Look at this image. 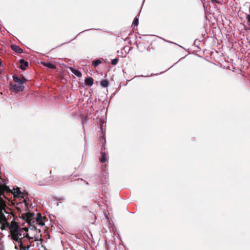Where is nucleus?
I'll return each instance as SVG.
<instances>
[{
  "label": "nucleus",
  "mask_w": 250,
  "mask_h": 250,
  "mask_svg": "<svg viewBox=\"0 0 250 250\" xmlns=\"http://www.w3.org/2000/svg\"><path fill=\"white\" fill-rule=\"evenodd\" d=\"M12 89L15 92H18L22 91L24 88L23 84H20L19 85L16 84L12 85Z\"/></svg>",
  "instance_id": "f257e3e1"
},
{
  "label": "nucleus",
  "mask_w": 250,
  "mask_h": 250,
  "mask_svg": "<svg viewBox=\"0 0 250 250\" xmlns=\"http://www.w3.org/2000/svg\"><path fill=\"white\" fill-rule=\"evenodd\" d=\"M69 69H70V70L71 71V72L73 74H74L75 75L77 76V77H82V73L81 72L77 70V69H75L74 68H73V67H69Z\"/></svg>",
  "instance_id": "f03ea898"
},
{
  "label": "nucleus",
  "mask_w": 250,
  "mask_h": 250,
  "mask_svg": "<svg viewBox=\"0 0 250 250\" xmlns=\"http://www.w3.org/2000/svg\"><path fill=\"white\" fill-rule=\"evenodd\" d=\"M20 62L21 63L20 68L22 70L25 69L28 65V62L23 59L20 60Z\"/></svg>",
  "instance_id": "7ed1b4c3"
},
{
  "label": "nucleus",
  "mask_w": 250,
  "mask_h": 250,
  "mask_svg": "<svg viewBox=\"0 0 250 250\" xmlns=\"http://www.w3.org/2000/svg\"><path fill=\"white\" fill-rule=\"evenodd\" d=\"M11 48L13 50H14L17 53L21 54L22 52V50L17 45H11Z\"/></svg>",
  "instance_id": "20e7f679"
},
{
  "label": "nucleus",
  "mask_w": 250,
  "mask_h": 250,
  "mask_svg": "<svg viewBox=\"0 0 250 250\" xmlns=\"http://www.w3.org/2000/svg\"><path fill=\"white\" fill-rule=\"evenodd\" d=\"M84 83L85 84L91 86L93 84V79L91 77L87 78L85 79Z\"/></svg>",
  "instance_id": "39448f33"
},
{
  "label": "nucleus",
  "mask_w": 250,
  "mask_h": 250,
  "mask_svg": "<svg viewBox=\"0 0 250 250\" xmlns=\"http://www.w3.org/2000/svg\"><path fill=\"white\" fill-rule=\"evenodd\" d=\"M37 216L36 218V221L39 222V224L42 226L44 224L42 222V217L40 213H37Z\"/></svg>",
  "instance_id": "423d86ee"
},
{
  "label": "nucleus",
  "mask_w": 250,
  "mask_h": 250,
  "mask_svg": "<svg viewBox=\"0 0 250 250\" xmlns=\"http://www.w3.org/2000/svg\"><path fill=\"white\" fill-rule=\"evenodd\" d=\"M43 64L46 66L47 67H49V68H52V69H55L56 68V66L53 64L52 63H50V62H48V63H43Z\"/></svg>",
  "instance_id": "0eeeda50"
},
{
  "label": "nucleus",
  "mask_w": 250,
  "mask_h": 250,
  "mask_svg": "<svg viewBox=\"0 0 250 250\" xmlns=\"http://www.w3.org/2000/svg\"><path fill=\"white\" fill-rule=\"evenodd\" d=\"M108 84V82L107 80H103L101 82V85L103 87H106Z\"/></svg>",
  "instance_id": "6e6552de"
},
{
  "label": "nucleus",
  "mask_w": 250,
  "mask_h": 250,
  "mask_svg": "<svg viewBox=\"0 0 250 250\" xmlns=\"http://www.w3.org/2000/svg\"><path fill=\"white\" fill-rule=\"evenodd\" d=\"M34 215V213L31 212H27L25 214V217L27 220L30 219L31 218H32Z\"/></svg>",
  "instance_id": "1a4fd4ad"
},
{
  "label": "nucleus",
  "mask_w": 250,
  "mask_h": 250,
  "mask_svg": "<svg viewBox=\"0 0 250 250\" xmlns=\"http://www.w3.org/2000/svg\"><path fill=\"white\" fill-rule=\"evenodd\" d=\"M101 63H102L101 61H100V60H96L93 62V64L94 66V67H96L97 66H98Z\"/></svg>",
  "instance_id": "9d476101"
},
{
  "label": "nucleus",
  "mask_w": 250,
  "mask_h": 250,
  "mask_svg": "<svg viewBox=\"0 0 250 250\" xmlns=\"http://www.w3.org/2000/svg\"><path fill=\"white\" fill-rule=\"evenodd\" d=\"M0 208H5L6 205L4 203L3 200L2 199V198L0 197Z\"/></svg>",
  "instance_id": "9b49d317"
},
{
  "label": "nucleus",
  "mask_w": 250,
  "mask_h": 250,
  "mask_svg": "<svg viewBox=\"0 0 250 250\" xmlns=\"http://www.w3.org/2000/svg\"><path fill=\"white\" fill-rule=\"evenodd\" d=\"M118 62V59L117 58H115L112 60L111 63L113 65H116V64H117Z\"/></svg>",
  "instance_id": "f8f14e48"
},
{
  "label": "nucleus",
  "mask_w": 250,
  "mask_h": 250,
  "mask_svg": "<svg viewBox=\"0 0 250 250\" xmlns=\"http://www.w3.org/2000/svg\"><path fill=\"white\" fill-rule=\"evenodd\" d=\"M15 193H16L17 195H21V192L20 190V188H17Z\"/></svg>",
  "instance_id": "ddd939ff"
},
{
  "label": "nucleus",
  "mask_w": 250,
  "mask_h": 250,
  "mask_svg": "<svg viewBox=\"0 0 250 250\" xmlns=\"http://www.w3.org/2000/svg\"><path fill=\"white\" fill-rule=\"evenodd\" d=\"M13 79L16 83H20V81H21V80L17 76H13Z\"/></svg>",
  "instance_id": "4468645a"
},
{
  "label": "nucleus",
  "mask_w": 250,
  "mask_h": 250,
  "mask_svg": "<svg viewBox=\"0 0 250 250\" xmlns=\"http://www.w3.org/2000/svg\"><path fill=\"white\" fill-rule=\"evenodd\" d=\"M139 23V19L138 18H135L133 21V24L134 25L137 26Z\"/></svg>",
  "instance_id": "2eb2a0df"
},
{
  "label": "nucleus",
  "mask_w": 250,
  "mask_h": 250,
  "mask_svg": "<svg viewBox=\"0 0 250 250\" xmlns=\"http://www.w3.org/2000/svg\"><path fill=\"white\" fill-rule=\"evenodd\" d=\"M100 161L101 163H104L107 161V157H101Z\"/></svg>",
  "instance_id": "dca6fc26"
},
{
  "label": "nucleus",
  "mask_w": 250,
  "mask_h": 250,
  "mask_svg": "<svg viewBox=\"0 0 250 250\" xmlns=\"http://www.w3.org/2000/svg\"><path fill=\"white\" fill-rule=\"evenodd\" d=\"M21 81H20V84H22L24 83L26 81V79L24 78H23L21 79H20Z\"/></svg>",
  "instance_id": "f3484780"
},
{
  "label": "nucleus",
  "mask_w": 250,
  "mask_h": 250,
  "mask_svg": "<svg viewBox=\"0 0 250 250\" xmlns=\"http://www.w3.org/2000/svg\"><path fill=\"white\" fill-rule=\"evenodd\" d=\"M248 24L250 26V15H248L247 17Z\"/></svg>",
  "instance_id": "a211bd4d"
},
{
  "label": "nucleus",
  "mask_w": 250,
  "mask_h": 250,
  "mask_svg": "<svg viewBox=\"0 0 250 250\" xmlns=\"http://www.w3.org/2000/svg\"><path fill=\"white\" fill-rule=\"evenodd\" d=\"M26 237L28 238V239H30L28 234H26V235L25 236Z\"/></svg>",
  "instance_id": "6ab92c4d"
},
{
  "label": "nucleus",
  "mask_w": 250,
  "mask_h": 250,
  "mask_svg": "<svg viewBox=\"0 0 250 250\" xmlns=\"http://www.w3.org/2000/svg\"><path fill=\"white\" fill-rule=\"evenodd\" d=\"M35 241H38V239L37 238H36L35 239Z\"/></svg>",
  "instance_id": "aec40b11"
},
{
  "label": "nucleus",
  "mask_w": 250,
  "mask_h": 250,
  "mask_svg": "<svg viewBox=\"0 0 250 250\" xmlns=\"http://www.w3.org/2000/svg\"><path fill=\"white\" fill-rule=\"evenodd\" d=\"M249 42L250 43V41Z\"/></svg>",
  "instance_id": "412c9836"
}]
</instances>
